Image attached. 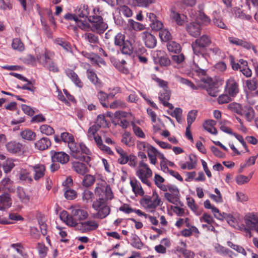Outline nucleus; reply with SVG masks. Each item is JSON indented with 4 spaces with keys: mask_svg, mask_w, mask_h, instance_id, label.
Returning <instances> with one entry per match:
<instances>
[{
    "mask_svg": "<svg viewBox=\"0 0 258 258\" xmlns=\"http://www.w3.org/2000/svg\"><path fill=\"white\" fill-rule=\"evenodd\" d=\"M95 194L99 198L93 202L92 208L97 212V217L102 219L110 214V208L107 201L113 199V193L109 185L98 183L95 189Z\"/></svg>",
    "mask_w": 258,
    "mask_h": 258,
    "instance_id": "obj_1",
    "label": "nucleus"
},
{
    "mask_svg": "<svg viewBox=\"0 0 258 258\" xmlns=\"http://www.w3.org/2000/svg\"><path fill=\"white\" fill-rule=\"evenodd\" d=\"M54 56V52L46 49L43 53L37 55L36 57L40 64L49 71L56 73L59 71V69L56 63L53 59Z\"/></svg>",
    "mask_w": 258,
    "mask_h": 258,
    "instance_id": "obj_2",
    "label": "nucleus"
},
{
    "mask_svg": "<svg viewBox=\"0 0 258 258\" xmlns=\"http://www.w3.org/2000/svg\"><path fill=\"white\" fill-rule=\"evenodd\" d=\"M88 20L92 24L91 30L94 32L103 33L107 28V24L100 16V11L98 8L93 9L92 15H89Z\"/></svg>",
    "mask_w": 258,
    "mask_h": 258,
    "instance_id": "obj_3",
    "label": "nucleus"
},
{
    "mask_svg": "<svg viewBox=\"0 0 258 258\" xmlns=\"http://www.w3.org/2000/svg\"><path fill=\"white\" fill-rule=\"evenodd\" d=\"M211 43V37L207 35H203L196 39L191 44L194 53L198 56H203L207 47H209Z\"/></svg>",
    "mask_w": 258,
    "mask_h": 258,
    "instance_id": "obj_4",
    "label": "nucleus"
},
{
    "mask_svg": "<svg viewBox=\"0 0 258 258\" xmlns=\"http://www.w3.org/2000/svg\"><path fill=\"white\" fill-rule=\"evenodd\" d=\"M161 199L158 194L153 192L152 197L144 196L140 201L141 204L147 209L154 210L160 205Z\"/></svg>",
    "mask_w": 258,
    "mask_h": 258,
    "instance_id": "obj_5",
    "label": "nucleus"
},
{
    "mask_svg": "<svg viewBox=\"0 0 258 258\" xmlns=\"http://www.w3.org/2000/svg\"><path fill=\"white\" fill-rule=\"evenodd\" d=\"M68 147L71 151V155L74 158L78 159L81 161L88 163L91 161V158L89 156H83L79 151V145H77L75 142V140L72 141L68 144Z\"/></svg>",
    "mask_w": 258,
    "mask_h": 258,
    "instance_id": "obj_6",
    "label": "nucleus"
},
{
    "mask_svg": "<svg viewBox=\"0 0 258 258\" xmlns=\"http://www.w3.org/2000/svg\"><path fill=\"white\" fill-rule=\"evenodd\" d=\"M152 171L151 169L137 168L136 171V175L141 181L148 186H151V182L149 178L152 176Z\"/></svg>",
    "mask_w": 258,
    "mask_h": 258,
    "instance_id": "obj_7",
    "label": "nucleus"
},
{
    "mask_svg": "<svg viewBox=\"0 0 258 258\" xmlns=\"http://www.w3.org/2000/svg\"><path fill=\"white\" fill-rule=\"evenodd\" d=\"M141 38L147 48H153L157 45L156 38L149 32L144 31L142 33Z\"/></svg>",
    "mask_w": 258,
    "mask_h": 258,
    "instance_id": "obj_8",
    "label": "nucleus"
},
{
    "mask_svg": "<svg viewBox=\"0 0 258 258\" xmlns=\"http://www.w3.org/2000/svg\"><path fill=\"white\" fill-rule=\"evenodd\" d=\"M51 159L53 162H59L61 164H66L70 160V156L64 152L51 151Z\"/></svg>",
    "mask_w": 258,
    "mask_h": 258,
    "instance_id": "obj_9",
    "label": "nucleus"
},
{
    "mask_svg": "<svg viewBox=\"0 0 258 258\" xmlns=\"http://www.w3.org/2000/svg\"><path fill=\"white\" fill-rule=\"evenodd\" d=\"M225 89L229 95L232 97L235 96L239 92L238 84L232 78L227 81Z\"/></svg>",
    "mask_w": 258,
    "mask_h": 258,
    "instance_id": "obj_10",
    "label": "nucleus"
},
{
    "mask_svg": "<svg viewBox=\"0 0 258 258\" xmlns=\"http://www.w3.org/2000/svg\"><path fill=\"white\" fill-rule=\"evenodd\" d=\"M158 98L165 107H167L171 110L174 108L173 105L168 102L170 98V92L167 89H163L162 91H161L159 94Z\"/></svg>",
    "mask_w": 258,
    "mask_h": 258,
    "instance_id": "obj_11",
    "label": "nucleus"
},
{
    "mask_svg": "<svg viewBox=\"0 0 258 258\" xmlns=\"http://www.w3.org/2000/svg\"><path fill=\"white\" fill-rule=\"evenodd\" d=\"M31 168L34 172L33 178L35 180L38 181L44 176L46 168L44 164H37L32 166Z\"/></svg>",
    "mask_w": 258,
    "mask_h": 258,
    "instance_id": "obj_12",
    "label": "nucleus"
},
{
    "mask_svg": "<svg viewBox=\"0 0 258 258\" xmlns=\"http://www.w3.org/2000/svg\"><path fill=\"white\" fill-rule=\"evenodd\" d=\"M246 226L251 230L258 229V214H250L245 218Z\"/></svg>",
    "mask_w": 258,
    "mask_h": 258,
    "instance_id": "obj_13",
    "label": "nucleus"
},
{
    "mask_svg": "<svg viewBox=\"0 0 258 258\" xmlns=\"http://www.w3.org/2000/svg\"><path fill=\"white\" fill-rule=\"evenodd\" d=\"M172 21L178 26H182L188 21L186 15L180 14L175 11H172L170 14Z\"/></svg>",
    "mask_w": 258,
    "mask_h": 258,
    "instance_id": "obj_14",
    "label": "nucleus"
},
{
    "mask_svg": "<svg viewBox=\"0 0 258 258\" xmlns=\"http://www.w3.org/2000/svg\"><path fill=\"white\" fill-rule=\"evenodd\" d=\"M86 73L88 79L95 86L97 89H99L102 87V83L101 80L98 78L93 69H87Z\"/></svg>",
    "mask_w": 258,
    "mask_h": 258,
    "instance_id": "obj_15",
    "label": "nucleus"
},
{
    "mask_svg": "<svg viewBox=\"0 0 258 258\" xmlns=\"http://www.w3.org/2000/svg\"><path fill=\"white\" fill-rule=\"evenodd\" d=\"M73 215H69L66 211H62L60 214V218L67 225L74 227L77 225V220L74 217Z\"/></svg>",
    "mask_w": 258,
    "mask_h": 258,
    "instance_id": "obj_16",
    "label": "nucleus"
},
{
    "mask_svg": "<svg viewBox=\"0 0 258 258\" xmlns=\"http://www.w3.org/2000/svg\"><path fill=\"white\" fill-rule=\"evenodd\" d=\"M186 30L190 35L195 37L199 36L201 32L200 26L198 23L192 22L187 24Z\"/></svg>",
    "mask_w": 258,
    "mask_h": 258,
    "instance_id": "obj_17",
    "label": "nucleus"
},
{
    "mask_svg": "<svg viewBox=\"0 0 258 258\" xmlns=\"http://www.w3.org/2000/svg\"><path fill=\"white\" fill-rule=\"evenodd\" d=\"M65 73L77 87L80 88L83 87V82L73 70L68 69L65 71Z\"/></svg>",
    "mask_w": 258,
    "mask_h": 258,
    "instance_id": "obj_18",
    "label": "nucleus"
},
{
    "mask_svg": "<svg viewBox=\"0 0 258 258\" xmlns=\"http://www.w3.org/2000/svg\"><path fill=\"white\" fill-rule=\"evenodd\" d=\"M214 249L217 253L224 256H228L230 258H233V256H236V254L229 249L224 247L218 243L215 244L214 245Z\"/></svg>",
    "mask_w": 258,
    "mask_h": 258,
    "instance_id": "obj_19",
    "label": "nucleus"
},
{
    "mask_svg": "<svg viewBox=\"0 0 258 258\" xmlns=\"http://www.w3.org/2000/svg\"><path fill=\"white\" fill-rule=\"evenodd\" d=\"M130 185L132 188L133 191L136 196H143L144 191L141 186L140 182L135 178L131 179L130 182Z\"/></svg>",
    "mask_w": 258,
    "mask_h": 258,
    "instance_id": "obj_20",
    "label": "nucleus"
},
{
    "mask_svg": "<svg viewBox=\"0 0 258 258\" xmlns=\"http://www.w3.org/2000/svg\"><path fill=\"white\" fill-rule=\"evenodd\" d=\"M12 205V200L9 194L5 193L0 196V210L9 208Z\"/></svg>",
    "mask_w": 258,
    "mask_h": 258,
    "instance_id": "obj_21",
    "label": "nucleus"
},
{
    "mask_svg": "<svg viewBox=\"0 0 258 258\" xmlns=\"http://www.w3.org/2000/svg\"><path fill=\"white\" fill-rule=\"evenodd\" d=\"M54 43L62 47L67 53H72L73 50L71 43L64 39L57 38L54 40Z\"/></svg>",
    "mask_w": 258,
    "mask_h": 258,
    "instance_id": "obj_22",
    "label": "nucleus"
},
{
    "mask_svg": "<svg viewBox=\"0 0 258 258\" xmlns=\"http://www.w3.org/2000/svg\"><path fill=\"white\" fill-rule=\"evenodd\" d=\"M51 145L50 140L46 137L42 138L35 143V148L39 150L47 149Z\"/></svg>",
    "mask_w": 258,
    "mask_h": 258,
    "instance_id": "obj_23",
    "label": "nucleus"
},
{
    "mask_svg": "<svg viewBox=\"0 0 258 258\" xmlns=\"http://www.w3.org/2000/svg\"><path fill=\"white\" fill-rule=\"evenodd\" d=\"M7 150L12 153H17L21 152L22 145L16 141H11L6 145Z\"/></svg>",
    "mask_w": 258,
    "mask_h": 258,
    "instance_id": "obj_24",
    "label": "nucleus"
},
{
    "mask_svg": "<svg viewBox=\"0 0 258 258\" xmlns=\"http://www.w3.org/2000/svg\"><path fill=\"white\" fill-rule=\"evenodd\" d=\"M72 214L78 217L80 221L85 220L88 216L87 211L76 207L72 208Z\"/></svg>",
    "mask_w": 258,
    "mask_h": 258,
    "instance_id": "obj_25",
    "label": "nucleus"
},
{
    "mask_svg": "<svg viewBox=\"0 0 258 258\" xmlns=\"http://www.w3.org/2000/svg\"><path fill=\"white\" fill-rule=\"evenodd\" d=\"M73 168L77 173L84 175L88 172V168L86 165L79 162L72 163Z\"/></svg>",
    "mask_w": 258,
    "mask_h": 258,
    "instance_id": "obj_26",
    "label": "nucleus"
},
{
    "mask_svg": "<svg viewBox=\"0 0 258 258\" xmlns=\"http://www.w3.org/2000/svg\"><path fill=\"white\" fill-rule=\"evenodd\" d=\"M216 124V122L212 119L207 120L203 123V127L208 132L211 134L216 135L218 133L217 129L214 127Z\"/></svg>",
    "mask_w": 258,
    "mask_h": 258,
    "instance_id": "obj_27",
    "label": "nucleus"
},
{
    "mask_svg": "<svg viewBox=\"0 0 258 258\" xmlns=\"http://www.w3.org/2000/svg\"><path fill=\"white\" fill-rule=\"evenodd\" d=\"M115 149L117 153L119 155V157L118 159V162L121 165L126 164L128 162L129 156L127 153L120 147H116Z\"/></svg>",
    "mask_w": 258,
    "mask_h": 258,
    "instance_id": "obj_28",
    "label": "nucleus"
},
{
    "mask_svg": "<svg viewBox=\"0 0 258 258\" xmlns=\"http://www.w3.org/2000/svg\"><path fill=\"white\" fill-rule=\"evenodd\" d=\"M155 63L160 64L161 67H168L170 65L171 61L165 54L161 56H157L154 57Z\"/></svg>",
    "mask_w": 258,
    "mask_h": 258,
    "instance_id": "obj_29",
    "label": "nucleus"
},
{
    "mask_svg": "<svg viewBox=\"0 0 258 258\" xmlns=\"http://www.w3.org/2000/svg\"><path fill=\"white\" fill-rule=\"evenodd\" d=\"M99 223L95 220H88L84 222V230L86 233L96 230L99 227Z\"/></svg>",
    "mask_w": 258,
    "mask_h": 258,
    "instance_id": "obj_30",
    "label": "nucleus"
},
{
    "mask_svg": "<svg viewBox=\"0 0 258 258\" xmlns=\"http://www.w3.org/2000/svg\"><path fill=\"white\" fill-rule=\"evenodd\" d=\"M76 13L80 18H87L88 19L89 15V10L88 6L86 5L80 6L76 10Z\"/></svg>",
    "mask_w": 258,
    "mask_h": 258,
    "instance_id": "obj_31",
    "label": "nucleus"
},
{
    "mask_svg": "<svg viewBox=\"0 0 258 258\" xmlns=\"http://www.w3.org/2000/svg\"><path fill=\"white\" fill-rule=\"evenodd\" d=\"M159 152L156 149L152 146H150L148 150V156L150 161V163L155 165L157 162V156L158 155Z\"/></svg>",
    "mask_w": 258,
    "mask_h": 258,
    "instance_id": "obj_32",
    "label": "nucleus"
},
{
    "mask_svg": "<svg viewBox=\"0 0 258 258\" xmlns=\"http://www.w3.org/2000/svg\"><path fill=\"white\" fill-rule=\"evenodd\" d=\"M228 41L230 43L236 46H241L244 48H249V43L245 40L238 39L234 37H228Z\"/></svg>",
    "mask_w": 258,
    "mask_h": 258,
    "instance_id": "obj_33",
    "label": "nucleus"
},
{
    "mask_svg": "<svg viewBox=\"0 0 258 258\" xmlns=\"http://www.w3.org/2000/svg\"><path fill=\"white\" fill-rule=\"evenodd\" d=\"M167 48L169 51L177 54L181 50L180 45L174 41H169L167 44Z\"/></svg>",
    "mask_w": 258,
    "mask_h": 258,
    "instance_id": "obj_34",
    "label": "nucleus"
},
{
    "mask_svg": "<svg viewBox=\"0 0 258 258\" xmlns=\"http://www.w3.org/2000/svg\"><path fill=\"white\" fill-rule=\"evenodd\" d=\"M213 22L214 25L216 27L221 29H227V27L223 22L222 18L218 16L216 12L214 13Z\"/></svg>",
    "mask_w": 258,
    "mask_h": 258,
    "instance_id": "obj_35",
    "label": "nucleus"
},
{
    "mask_svg": "<svg viewBox=\"0 0 258 258\" xmlns=\"http://www.w3.org/2000/svg\"><path fill=\"white\" fill-rule=\"evenodd\" d=\"M17 194L21 202L25 204L29 203L30 196L26 194L23 187L18 186L17 189Z\"/></svg>",
    "mask_w": 258,
    "mask_h": 258,
    "instance_id": "obj_36",
    "label": "nucleus"
},
{
    "mask_svg": "<svg viewBox=\"0 0 258 258\" xmlns=\"http://www.w3.org/2000/svg\"><path fill=\"white\" fill-rule=\"evenodd\" d=\"M242 115L248 121H251L254 118V111L252 107L244 106L242 111Z\"/></svg>",
    "mask_w": 258,
    "mask_h": 258,
    "instance_id": "obj_37",
    "label": "nucleus"
},
{
    "mask_svg": "<svg viewBox=\"0 0 258 258\" xmlns=\"http://www.w3.org/2000/svg\"><path fill=\"white\" fill-rule=\"evenodd\" d=\"M164 197L169 202L174 205H177L180 203L179 195L165 192Z\"/></svg>",
    "mask_w": 258,
    "mask_h": 258,
    "instance_id": "obj_38",
    "label": "nucleus"
},
{
    "mask_svg": "<svg viewBox=\"0 0 258 258\" xmlns=\"http://www.w3.org/2000/svg\"><path fill=\"white\" fill-rule=\"evenodd\" d=\"M121 53L123 54L130 55L133 53V47L131 42L126 40L125 43L119 47Z\"/></svg>",
    "mask_w": 258,
    "mask_h": 258,
    "instance_id": "obj_39",
    "label": "nucleus"
},
{
    "mask_svg": "<svg viewBox=\"0 0 258 258\" xmlns=\"http://www.w3.org/2000/svg\"><path fill=\"white\" fill-rule=\"evenodd\" d=\"M95 177L91 174H86L84 176L82 185L86 187L92 186L95 182Z\"/></svg>",
    "mask_w": 258,
    "mask_h": 258,
    "instance_id": "obj_40",
    "label": "nucleus"
},
{
    "mask_svg": "<svg viewBox=\"0 0 258 258\" xmlns=\"http://www.w3.org/2000/svg\"><path fill=\"white\" fill-rule=\"evenodd\" d=\"M97 97L100 103L105 108H107L108 107V95L106 93L100 91L97 95Z\"/></svg>",
    "mask_w": 258,
    "mask_h": 258,
    "instance_id": "obj_41",
    "label": "nucleus"
},
{
    "mask_svg": "<svg viewBox=\"0 0 258 258\" xmlns=\"http://www.w3.org/2000/svg\"><path fill=\"white\" fill-rule=\"evenodd\" d=\"M21 136L23 139L29 141L33 140L36 137L35 133L30 130H25L22 131L21 133Z\"/></svg>",
    "mask_w": 258,
    "mask_h": 258,
    "instance_id": "obj_42",
    "label": "nucleus"
},
{
    "mask_svg": "<svg viewBox=\"0 0 258 258\" xmlns=\"http://www.w3.org/2000/svg\"><path fill=\"white\" fill-rule=\"evenodd\" d=\"M12 47L14 49L19 51H22L25 49L24 44L20 38H15L13 39Z\"/></svg>",
    "mask_w": 258,
    "mask_h": 258,
    "instance_id": "obj_43",
    "label": "nucleus"
},
{
    "mask_svg": "<svg viewBox=\"0 0 258 258\" xmlns=\"http://www.w3.org/2000/svg\"><path fill=\"white\" fill-rule=\"evenodd\" d=\"M206 90L208 94L212 97L218 96L220 91L218 87L213 84H209L207 87Z\"/></svg>",
    "mask_w": 258,
    "mask_h": 258,
    "instance_id": "obj_44",
    "label": "nucleus"
},
{
    "mask_svg": "<svg viewBox=\"0 0 258 258\" xmlns=\"http://www.w3.org/2000/svg\"><path fill=\"white\" fill-rule=\"evenodd\" d=\"M125 36L120 33H117L114 37V41L115 46L121 47L125 43Z\"/></svg>",
    "mask_w": 258,
    "mask_h": 258,
    "instance_id": "obj_45",
    "label": "nucleus"
},
{
    "mask_svg": "<svg viewBox=\"0 0 258 258\" xmlns=\"http://www.w3.org/2000/svg\"><path fill=\"white\" fill-rule=\"evenodd\" d=\"M36 248L40 257L44 258L47 255L48 248L43 243H38Z\"/></svg>",
    "mask_w": 258,
    "mask_h": 258,
    "instance_id": "obj_46",
    "label": "nucleus"
},
{
    "mask_svg": "<svg viewBox=\"0 0 258 258\" xmlns=\"http://www.w3.org/2000/svg\"><path fill=\"white\" fill-rule=\"evenodd\" d=\"M159 36L161 39L165 42L171 41L172 35L170 32L166 29L161 30L159 32Z\"/></svg>",
    "mask_w": 258,
    "mask_h": 258,
    "instance_id": "obj_47",
    "label": "nucleus"
},
{
    "mask_svg": "<svg viewBox=\"0 0 258 258\" xmlns=\"http://www.w3.org/2000/svg\"><path fill=\"white\" fill-rule=\"evenodd\" d=\"M176 79L178 82L189 86L194 90L197 89V87L192 82L187 79L181 77L179 76H176Z\"/></svg>",
    "mask_w": 258,
    "mask_h": 258,
    "instance_id": "obj_48",
    "label": "nucleus"
},
{
    "mask_svg": "<svg viewBox=\"0 0 258 258\" xmlns=\"http://www.w3.org/2000/svg\"><path fill=\"white\" fill-rule=\"evenodd\" d=\"M197 20L205 25L209 24L211 22L210 18L207 16L204 12L199 11L197 17Z\"/></svg>",
    "mask_w": 258,
    "mask_h": 258,
    "instance_id": "obj_49",
    "label": "nucleus"
},
{
    "mask_svg": "<svg viewBox=\"0 0 258 258\" xmlns=\"http://www.w3.org/2000/svg\"><path fill=\"white\" fill-rule=\"evenodd\" d=\"M245 85L250 91H254L257 87V80L255 78L247 80L245 81Z\"/></svg>",
    "mask_w": 258,
    "mask_h": 258,
    "instance_id": "obj_50",
    "label": "nucleus"
},
{
    "mask_svg": "<svg viewBox=\"0 0 258 258\" xmlns=\"http://www.w3.org/2000/svg\"><path fill=\"white\" fill-rule=\"evenodd\" d=\"M128 25L136 31L143 30L145 28V25L132 19L128 20Z\"/></svg>",
    "mask_w": 258,
    "mask_h": 258,
    "instance_id": "obj_51",
    "label": "nucleus"
},
{
    "mask_svg": "<svg viewBox=\"0 0 258 258\" xmlns=\"http://www.w3.org/2000/svg\"><path fill=\"white\" fill-rule=\"evenodd\" d=\"M220 123V129L223 132L232 135L233 133L232 132L231 128L227 126V125L229 124V122L226 120H223L219 122Z\"/></svg>",
    "mask_w": 258,
    "mask_h": 258,
    "instance_id": "obj_52",
    "label": "nucleus"
},
{
    "mask_svg": "<svg viewBox=\"0 0 258 258\" xmlns=\"http://www.w3.org/2000/svg\"><path fill=\"white\" fill-rule=\"evenodd\" d=\"M168 113L172 117H175L178 122L182 121V110L180 108L176 107L174 109V111Z\"/></svg>",
    "mask_w": 258,
    "mask_h": 258,
    "instance_id": "obj_53",
    "label": "nucleus"
},
{
    "mask_svg": "<svg viewBox=\"0 0 258 258\" xmlns=\"http://www.w3.org/2000/svg\"><path fill=\"white\" fill-rule=\"evenodd\" d=\"M229 108L233 112L239 115H242L243 107L237 103H231L229 105Z\"/></svg>",
    "mask_w": 258,
    "mask_h": 258,
    "instance_id": "obj_54",
    "label": "nucleus"
},
{
    "mask_svg": "<svg viewBox=\"0 0 258 258\" xmlns=\"http://www.w3.org/2000/svg\"><path fill=\"white\" fill-rule=\"evenodd\" d=\"M40 131L42 134H45L47 136H50L54 133V129L47 124H43L40 126Z\"/></svg>",
    "mask_w": 258,
    "mask_h": 258,
    "instance_id": "obj_55",
    "label": "nucleus"
},
{
    "mask_svg": "<svg viewBox=\"0 0 258 258\" xmlns=\"http://www.w3.org/2000/svg\"><path fill=\"white\" fill-rule=\"evenodd\" d=\"M84 37L85 40L90 43L97 44L99 42L98 36L93 33H87L85 34Z\"/></svg>",
    "mask_w": 258,
    "mask_h": 258,
    "instance_id": "obj_56",
    "label": "nucleus"
},
{
    "mask_svg": "<svg viewBox=\"0 0 258 258\" xmlns=\"http://www.w3.org/2000/svg\"><path fill=\"white\" fill-rule=\"evenodd\" d=\"M92 57H90L89 58L92 61V64L99 66L100 64H101L103 66L106 65V62L105 60L100 57L98 55L93 54Z\"/></svg>",
    "mask_w": 258,
    "mask_h": 258,
    "instance_id": "obj_57",
    "label": "nucleus"
},
{
    "mask_svg": "<svg viewBox=\"0 0 258 258\" xmlns=\"http://www.w3.org/2000/svg\"><path fill=\"white\" fill-rule=\"evenodd\" d=\"M64 190H65L64 196L67 199L72 200L77 197V192L75 190L70 189V188H64Z\"/></svg>",
    "mask_w": 258,
    "mask_h": 258,
    "instance_id": "obj_58",
    "label": "nucleus"
},
{
    "mask_svg": "<svg viewBox=\"0 0 258 258\" xmlns=\"http://www.w3.org/2000/svg\"><path fill=\"white\" fill-rule=\"evenodd\" d=\"M198 114V111L196 110H191L189 111L187 115V124L191 125L195 120Z\"/></svg>",
    "mask_w": 258,
    "mask_h": 258,
    "instance_id": "obj_59",
    "label": "nucleus"
},
{
    "mask_svg": "<svg viewBox=\"0 0 258 258\" xmlns=\"http://www.w3.org/2000/svg\"><path fill=\"white\" fill-rule=\"evenodd\" d=\"M96 124L101 127H106L108 125L107 122L104 115H98L96 119Z\"/></svg>",
    "mask_w": 258,
    "mask_h": 258,
    "instance_id": "obj_60",
    "label": "nucleus"
},
{
    "mask_svg": "<svg viewBox=\"0 0 258 258\" xmlns=\"http://www.w3.org/2000/svg\"><path fill=\"white\" fill-rule=\"evenodd\" d=\"M200 220L201 222H206L208 224H212L215 223L212 216L207 213H204L202 216L200 217Z\"/></svg>",
    "mask_w": 258,
    "mask_h": 258,
    "instance_id": "obj_61",
    "label": "nucleus"
},
{
    "mask_svg": "<svg viewBox=\"0 0 258 258\" xmlns=\"http://www.w3.org/2000/svg\"><path fill=\"white\" fill-rule=\"evenodd\" d=\"M84 20H82L79 19V18L77 17V20H76V22L77 24V26L80 28V29L82 30H86L89 28L90 26L86 20V19H84Z\"/></svg>",
    "mask_w": 258,
    "mask_h": 258,
    "instance_id": "obj_62",
    "label": "nucleus"
},
{
    "mask_svg": "<svg viewBox=\"0 0 258 258\" xmlns=\"http://www.w3.org/2000/svg\"><path fill=\"white\" fill-rule=\"evenodd\" d=\"M212 213L214 214V217L219 220H223L225 219L227 214L225 213H221L219 210L216 207L213 208Z\"/></svg>",
    "mask_w": 258,
    "mask_h": 258,
    "instance_id": "obj_63",
    "label": "nucleus"
},
{
    "mask_svg": "<svg viewBox=\"0 0 258 258\" xmlns=\"http://www.w3.org/2000/svg\"><path fill=\"white\" fill-rule=\"evenodd\" d=\"M60 138L62 141L65 143H67L68 144L72 141L74 140V136L68 133L64 132L61 134Z\"/></svg>",
    "mask_w": 258,
    "mask_h": 258,
    "instance_id": "obj_64",
    "label": "nucleus"
}]
</instances>
